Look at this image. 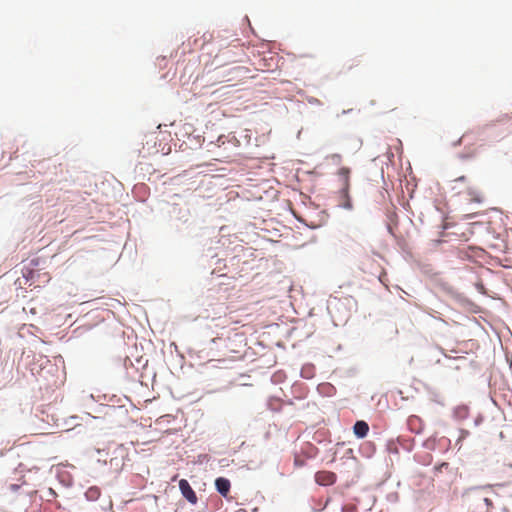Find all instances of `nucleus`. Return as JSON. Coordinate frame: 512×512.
<instances>
[{"instance_id":"obj_1","label":"nucleus","mask_w":512,"mask_h":512,"mask_svg":"<svg viewBox=\"0 0 512 512\" xmlns=\"http://www.w3.org/2000/svg\"><path fill=\"white\" fill-rule=\"evenodd\" d=\"M179 489L183 495V497L190 502L191 504H196L198 498L196 496L195 491L190 486L189 482L186 479H181L179 481Z\"/></svg>"},{"instance_id":"obj_2","label":"nucleus","mask_w":512,"mask_h":512,"mask_svg":"<svg viewBox=\"0 0 512 512\" xmlns=\"http://www.w3.org/2000/svg\"><path fill=\"white\" fill-rule=\"evenodd\" d=\"M315 481L322 486H329L335 483L336 475L330 471H319L315 474Z\"/></svg>"},{"instance_id":"obj_3","label":"nucleus","mask_w":512,"mask_h":512,"mask_svg":"<svg viewBox=\"0 0 512 512\" xmlns=\"http://www.w3.org/2000/svg\"><path fill=\"white\" fill-rule=\"evenodd\" d=\"M215 486H216L217 491L223 497H227V495L230 491V487H231V483L227 478H224V477L217 478L215 480Z\"/></svg>"},{"instance_id":"obj_4","label":"nucleus","mask_w":512,"mask_h":512,"mask_svg":"<svg viewBox=\"0 0 512 512\" xmlns=\"http://www.w3.org/2000/svg\"><path fill=\"white\" fill-rule=\"evenodd\" d=\"M353 432L358 438H364L369 432V425L367 422L359 420L354 424Z\"/></svg>"},{"instance_id":"obj_5","label":"nucleus","mask_w":512,"mask_h":512,"mask_svg":"<svg viewBox=\"0 0 512 512\" xmlns=\"http://www.w3.org/2000/svg\"><path fill=\"white\" fill-rule=\"evenodd\" d=\"M339 206L347 210L352 209L353 205L349 195V189L341 188Z\"/></svg>"},{"instance_id":"obj_6","label":"nucleus","mask_w":512,"mask_h":512,"mask_svg":"<svg viewBox=\"0 0 512 512\" xmlns=\"http://www.w3.org/2000/svg\"><path fill=\"white\" fill-rule=\"evenodd\" d=\"M338 176L342 181V188H350V169L348 167H341L338 170Z\"/></svg>"},{"instance_id":"obj_7","label":"nucleus","mask_w":512,"mask_h":512,"mask_svg":"<svg viewBox=\"0 0 512 512\" xmlns=\"http://www.w3.org/2000/svg\"><path fill=\"white\" fill-rule=\"evenodd\" d=\"M468 194L473 202L481 203L483 201V194L477 189H469Z\"/></svg>"},{"instance_id":"obj_8","label":"nucleus","mask_w":512,"mask_h":512,"mask_svg":"<svg viewBox=\"0 0 512 512\" xmlns=\"http://www.w3.org/2000/svg\"><path fill=\"white\" fill-rule=\"evenodd\" d=\"M242 72H246V69L244 67H241V66L233 67L230 70V73H235V74H241Z\"/></svg>"},{"instance_id":"obj_9","label":"nucleus","mask_w":512,"mask_h":512,"mask_svg":"<svg viewBox=\"0 0 512 512\" xmlns=\"http://www.w3.org/2000/svg\"><path fill=\"white\" fill-rule=\"evenodd\" d=\"M466 180H467L466 176H460L457 179H455V182H457V181L465 182Z\"/></svg>"},{"instance_id":"obj_10","label":"nucleus","mask_w":512,"mask_h":512,"mask_svg":"<svg viewBox=\"0 0 512 512\" xmlns=\"http://www.w3.org/2000/svg\"><path fill=\"white\" fill-rule=\"evenodd\" d=\"M485 502H486V504H488V505H490V504H491V500H490V499H488V498H485Z\"/></svg>"},{"instance_id":"obj_11","label":"nucleus","mask_w":512,"mask_h":512,"mask_svg":"<svg viewBox=\"0 0 512 512\" xmlns=\"http://www.w3.org/2000/svg\"><path fill=\"white\" fill-rule=\"evenodd\" d=\"M333 157H334V158H337L338 160H340V159H341V156H340V155H337V154H336V155H333Z\"/></svg>"},{"instance_id":"obj_12","label":"nucleus","mask_w":512,"mask_h":512,"mask_svg":"<svg viewBox=\"0 0 512 512\" xmlns=\"http://www.w3.org/2000/svg\"><path fill=\"white\" fill-rule=\"evenodd\" d=\"M469 156L468 155H465V154H462L461 155V158H468Z\"/></svg>"},{"instance_id":"obj_13","label":"nucleus","mask_w":512,"mask_h":512,"mask_svg":"<svg viewBox=\"0 0 512 512\" xmlns=\"http://www.w3.org/2000/svg\"><path fill=\"white\" fill-rule=\"evenodd\" d=\"M341 303V300H338L336 303H335V306L340 304Z\"/></svg>"}]
</instances>
